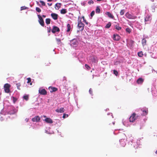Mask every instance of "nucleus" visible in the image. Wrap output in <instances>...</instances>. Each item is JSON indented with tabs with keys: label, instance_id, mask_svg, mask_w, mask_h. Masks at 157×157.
<instances>
[{
	"label": "nucleus",
	"instance_id": "1",
	"mask_svg": "<svg viewBox=\"0 0 157 157\" xmlns=\"http://www.w3.org/2000/svg\"><path fill=\"white\" fill-rule=\"evenodd\" d=\"M140 117V116H136V114L135 113H133L129 118V121L130 122H134L136 119L139 118Z\"/></svg>",
	"mask_w": 157,
	"mask_h": 157
},
{
	"label": "nucleus",
	"instance_id": "2",
	"mask_svg": "<svg viewBox=\"0 0 157 157\" xmlns=\"http://www.w3.org/2000/svg\"><path fill=\"white\" fill-rule=\"evenodd\" d=\"M78 26L79 28V31H82L83 30L84 25L82 22L81 20H79V19L78 20Z\"/></svg>",
	"mask_w": 157,
	"mask_h": 157
},
{
	"label": "nucleus",
	"instance_id": "3",
	"mask_svg": "<svg viewBox=\"0 0 157 157\" xmlns=\"http://www.w3.org/2000/svg\"><path fill=\"white\" fill-rule=\"evenodd\" d=\"M151 16L149 15H147L145 17L144 19L145 24L150 23L151 22Z\"/></svg>",
	"mask_w": 157,
	"mask_h": 157
},
{
	"label": "nucleus",
	"instance_id": "4",
	"mask_svg": "<svg viewBox=\"0 0 157 157\" xmlns=\"http://www.w3.org/2000/svg\"><path fill=\"white\" fill-rule=\"evenodd\" d=\"M10 85L8 83H6L4 85V88L5 91L6 93H9L10 92Z\"/></svg>",
	"mask_w": 157,
	"mask_h": 157
},
{
	"label": "nucleus",
	"instance_id": "5",
	"mask_svg": "<svg viewBox=\"0 0 157 157\" xmlns=\"http://www.w3.org/2000/svg\"><path fill=\"white\" fill-rule=\"evenodd\" d=\"M125 16L127 18L129 19H134L136 18L137 17L136 16H133L128 12H127L126 13Z\"/></svg>",
	"mask_w": 157,
	"mask_h": 157
},
{
	"label": "nucleus",
	"instance_id": "6",
	"mask_svg": "<svg viewBox=\"0 0 157 157\" xmlns=\"http://www.w3.org/2000/svg\"><path fill=\"white\" fill-rule=\"evenodd\" d=\"M38 17L39 19L38 20L39 22L42 26H44V22L43 19L40 15H38Z\"/></svg>",
	"mask_w": 157,
	"mask_h": 157
},
{
	"label": "nucleus",
	"instance_id": "7",
	"mask_svg": "<svg viewBox=\"0 0 157 157\" xmlns=\"http://www.w3.org/2000/svg\"><path fill=\"white\" fill-rule=\"evenodd\" d=\"M71 46L75 47L77 45L78 42L76 39H74L71 41Z\"/></svg>",
	"mask_w": 157,
	"mask_h": 157
},
{
	"label": "nucleus",
	"instance_id": "8",
	"mask_svg": "<svg viewBox=\"0 0 157 157\" xmlns=\"http://www.w3.org/2000/svg\"><path fill=\"white\" fill-rule=\"evenodd\" d=\"M60 31L59 28L56 26H53L52 32V33H54L56 32H59Z\"/></svg>",
	"mask_w": 157,
	"mask_h": 157
},
{
	"label": "nucleus",
	"instance_id": "9",
	"mask_svg": "<svg viewBox=\"0 0 157 157\" xmlns=\"http://www.w3.org/2000/svg\"><path fill=\"white\" fill-rule=\"evenodd\" d=\"M120 38V36L117 34H114L113 36V39L115 41L119 40Z\"/></svg>",
	"mask_w": 157,
	"mask_h": 157
},
{
	"label": "nucleus",
	"instance_id": "10",
	"mask_svg": "<svg viewBox=\"0 0 157 157\" xmlns=\"http://www.w3.org/2000/svg\"><path fill=\"white\" fill-rule=\"evenodd\" d=\"M39 93L40 94L43 95H46L47 93L46 91L44 89H40L39 90Z\"/></svg>",
	"mask_w": 157,
	"mask_h": 157
},
{
	"label": "nucleus",
	"instance_id": "11",
	"mask_svg": "<svg viewBox=\"0 0 157 157\" xmlns=\"http://www.w3.org/2000/svg\"><path fill=\"white\" fill-rule=\"evenodd\" d=\"M51 16L55 20H56L58 19V15L57 14L52 13L51 14Z\"/></svg>",
	"mask_w": 157,
	"mask_h": 157
},
{
	"label": "nucleus",
	"instance_id": "12",
	"mask_svg": "<svg viewBox=\"0 0 157 157\" xmlns=\"http://www.w3.org/2000/svg\"><path fill=\"white\" fill-rule=\"evenodd\" d=\"M49 90H50V92H56V91H57L58 90V89L57 88L55 87H53L52 86L50 87L49 88Z\"/></svg>",
	"mask_w": 157,
	"mask_h": 157
},
{
	"label": "nucleus",
	"instance_id": "13",
	"mask_svg": "<svg viewBox=\"0 0 157 157\" xmlns=\"http://www.w3.org/2000/svg\"><path fill=\"white\" fill-rule=\"evenodd\" d=\"M40 120V117L39 116H36L33 118L32 119V120L33 122H38Z\"/></svg>",
	"mask_w": 157,
	"mask_h": 157
},
{
	"label": "nucleus",
	"instance_id": "14",
	"mask_svg": "<svg viewBox=\"0 0 157 157\" xmlns=\"http://www.w3.org/2000/svg\"><path fill=\"white\" fill-rule=\"evenodd\" d=\"M105 14L107 15L109 17L111 18L114 19V16L110 12H107L105 13Z\"/></svg>",
	"mask_w": 157,
	"mask_h": 157
},
{
	"label": "nucleus",
	"instance_id": "15",
	"mask_svg": "<svg viewBox=\"0 0 157 157\" xmlns=\"http://www.w3.org/2000/svg\"><path fill=\"white\" fill-rule=\"evenodd\" d=\"M45 121L48 123L52 124L53 123L52 120L50 118H46L45 120Z\"/></svg>",
	"mask_w": 157,
	"mask_h": 157
},
{
	"label": "nucleus",
	"instance_id": "16",
	"mask_svg": "<svg viewBox=\"0 0 157 157\" xmlns=\"http://www.w3.org/2000/svg\"><path fill=\"white\" fill-rule=\"evenodd\" d=\"M91 60L92 63H96L98 61L97 58L95 56H93L91 59Z\"/></svg>",
	"mask_w": 157,
	"mask_h": 157
},
{
	"label": "nucleus",
	"instance_id": "17",
	"mask_svg": "<svg viewBox=\"0 0 157 157\" xmlns=\"http://www.w3.org/2000/svg\"><path fill=\"white\" fill-rule=\"evenodd\" d=\"M56 111L57 113H63L64 112V109L63 108H62L59 109H56Z\"/></svg>",
	"mask_w": 157,
	"mask_h": 157
},
{
	"label": "nucleus",
	"instance_id": "18",
	"mask_svg": "<svg viewBox=\"0 0 157 157\" xmlns=\"http://www.w3.org/2000/svg\"><path fill=\"white\" fill-rule=\"evenodd\" d=\"M144 82V79L142 78H140L136 81L138 84H142Z\"/></svg>",
	"mask_w": 157,
	"mask_h": 157
},
{
	"label": "nucleus",
	"instance_id": "19",
	"mask_svg": "<svg viewBox=\"0 0 157 157\" xmlns=\"http://www.w3.org/2000/svg\"><path fill=\"white\" fill-rule=\"evenodd\" d=\"M141 111L143 112V113L142 114V116H145L147 115L148 113V109H147L146 110H143L142 109H141Z\"/></svg>",
	"mask_w": 157,
	"mask_h": 157
},
{
	"label": "nucleus",
	"instance_id": "20",
	"mask_svg": "<svg viewBox=\"0 0 157 157\" xmlns=\"http://www.w3.org/2000/svg\"><path fill=\"white\" fill-rule=\"evenodd\" d=\"M61 3H57L55 4V8L56 10H58L60 7Z\"/></svg>",
	"mask_w": 157,
	"mask_h": 157
},
{
	"label": "nucleus",
	"instance_id": "21",
	"mask_svg": "<svg viewBox=\"0 0 157 157\" xmlns=\"http://www.w3.org/2000/svg\"><path fill=\"white\" fill-rule=\"evenodd\" d=\"M120 144L122 146H124L125 144L124 139H121L120 140Z\"/></svg>",
	"mask_w": 157,
	"mask_h": 157
},
{
	"label": "nucleus",
	"instance_id": "22",
	"mask_svg": "<svg viewBox=\"0 0 157 157\" xmlns=\"http://www.w3.org/2000/svg\"><path fill=\"white\" fill-rule=\"evenodd\" d=\"M147 41L144 38L142 40V44L143 46L145 45L146 44Z\"/></svg>",
	"mask_w": 157,
	"mask_h": 157
},
{
	"label": "nucleus",
	"instance_id": "23",
	"mask_svg": "<svg viewBox=\"0 0 157 157\" xmlns=\"http://www.w3.org/2000/svg\"><path fill=\"white\" fill-rule=\"evenodd\" d=\"M114 26L115 27L116 29L118 30H120L121 29V28L119 26L118 24L115 25Z\"/></svg>",
	"mask_w": 157,
	"mask_h": 157
},
{
	"label": "nucleus",
	"instance_id": "24",
	"mask_svg": "<svg viewBox=\"0 0 157 157\" xmlns=\"http://www.w3.org/2000/svg\"><path fill=\"white\" fill-rule=\"evenodd\" d=\"M67 12V10L66 9H63L61 10L60 13L61 14H64Z\"/></svg>",
	"mask_w": 157,
	"mask_h": 157
},
{
	"label": "nucleus",
	"instance_id": "25",
	"mask_svg": "<svg viewBox=\"0 0 157 157\" xmlns=\"http://www.w3.org/2000/svg\"><path fill=\"white\" fill-rule=\"evenodd\" d=\"M111 25V22H109L105 26V28H106L109 29V28Z\"/></svg>",
	"mask_w": 157,
	"mask_h": 157
},
{
	"label": "nucleus",
	"instance_id": "26",
	"mask_svg": "<svg viewBox=\"0 0 157 157\" xmlns=\"http://www.w3.org/2000/svg\"><path fill=\"white\" fill-rule=\"evenodd\" d=\"M67 32H68L70 31V29H71V25L70 24H67Z\"/></svg>",
	"mask_w": 157,
	"mask_h": 157
},
{
	"label": "nucleus",
	"instance_id": "27",
	"mask_svg": "<svg viewBox=\"0 0 157 157\" xmlns=\"http://www.w3.org/2000/svg\"><path fill=\"white\" fill-rule=\"evenodd\" d=\"M138 55L139 57H141L143 56L144 55L143 52L141 51L138 53Z\"/></svg>",
	"mask_w": 157,
	"mask_h": 157
},
{
	"label": "nucleus",
	"instance_id": "28",
	"mask_svg": "<svg viewBox=\"0 0 157 157\" xmlns=\"http://www.w3.org/2000/svg\"><path fill=\"white\" fill-rule=\"evenodd\" d=\"M45 22L48 25L50 23V19L49 18H47L45 20Z\"/></svg>",
	"mask_w": 157,
	"mask_h": 157
},
{
	"label": "nucleus",
	"instance_id": "29",
	"mask_svg": "<svg viewBox=\"0 0 157 157\" xmlns=\"http://www.w3.org/2000/svg\"><path fill=\"white\" fill-rule=\"evenodd\" d=\"M96 13H99L100 12V9L98 6H97L95 10Z\"/></svg>",
	"mask_w": 157,
	"mask_h": 157
},
{
	"label": "nucleus",
	"instance_id": "30",
	"mask_svg": "<svg viewBox=\"0 0 157 157\" xmlns=\"http://www.w3.org/2000/svg\"><path fill=\"white\" fill-rule=\"evenodd\" d=\"M23 98L24 99H25L26 101H27L29 99V96L28 95H24L23 96Z\"/></svg>",
	"mask_w": 157,
	"mask_h": 157
},
{
	"label": "nucleus",
	"instance_id": "31",
	"mask_svg": "<svg viewBox=\"0 0 157 157\" xmlns=\"http://www.w3.org/2000/svg\"><path fill=\"white\" fill-rule=\"evenodd\" d=\"M126 32L129 33H131V29L129 28H127L126 29Z\"/></svg>",
	"mask_w": 157,
	"mask_h": 157
},
{
	"label": "nucleus",
	"instance_id": "32",
	"mask_svg": "<svg viewBox=\"0 0 157 157\" xmlns=\"http://www.w3.org/2000/svg\"><path fill=\"white\" fill-rule=\"evenodd\" d=\"M125 13V10H121L120 12V14L121 15H122L124 14Z\"/></svg>",
	"mask_w": 157,
	"mask_h": 157
},
{
	"label": "nucleus",
	"instance_id": "33",
	"mask_svg": "<svg viewBox=\"0 0 157 157\" xmlns=\"http://www.w3.org/2000/svg\"><path fill=\"white\" fill-rule=\"evenodd\" d=\"M36 11L39 13H40L41 12V9L39 7H36Z\"/></svg>",
	"mask_w": 157,
	"mask_h": 157
},
{
	"label": "nucleus",
	"instance_id": "34",
	"mask_svg": "<svg viewBox=\"0 0 157 157\" xmlns=\"http://www.w3.org/2000/svg\"><path fill=\"white\" fill-rule=\"evenodd\" d=\"M40 2L41 3V5L42 6H45L46 4L43 1L40 0Z\"/></svg>",
	"mask_w": 157,
	"mask_h": 157
},
{
	"label": "nucleus",
	"instance_id": "35",
	"mask_svg": "<svg viewBox=\"0 0 157 157\" xmlns=\"http://www.w3.org/2000/svg\"><path fill=\"white\" fill-rule=\"evenodd\" d=\"M85 67L88 70H90L91 68L87 64H86L85 65Z\"/></svg>",
	"mask_w": 157,
	"mask_h": 157
},
{
	"label": "nucleus",
	"instance_id": "36",
	"mask_svg": "<svg viewBox=\"0 0 157 157\" xmlns=\"http://www.w3.org/2000/svg\"><path fill=\"white\" fill-rule=\"evenodd\" d=\"M113 74L116 76H117L118 75V72L116 70H114L113 71Z\"/></svg>",
	"mask_w": 157,
	"mask_h": 157
},
{
	"label": "nucleus",
	"instance_id": "37",
	"mask_svg": "<svg viewBox=\"0 0 157 157\" xmlns=\"http://www.w3.org/2000/svg\"><path fill=\"white\" fill-rule=\"evenodd\" d=\"M16 86H17V89L19 90H20V87L21 86V84L20 83H17V84H16Z\"/></svg>",
	"mask_w": 157,
	"mask_h": 157
},
{
	"label": "nucleus",
	"instance_id": "38",
	"mask_svg": "<svg viewBox=\"0 0 157 157\" xmlns=\"http://www.w3.org/2000/svg\"><path fill=\"white\" fill-rule=\"evenodd\" d=\"M28 8V7L24 6H22L21 8V10H24L27 9Z\"/></svg>",
	"mask_w": 157,
	"mask_h": 157
},
{
	"label": "nucleus",
	"instance_id": "39",
	"mask_svg": "<svg viewBox=\"0 0 157 157\" xmlns=\"http://www.w3.org/2000/svg\"><path fill=\"white\" fill-rule=\"evenodd\" d=\"M12 99L14 103H15L17 100V99L14 97H12Z\"/></svg>",
	"mask_w": 157,
	"mask_h": 157
},
{
	"label": "nucleus",
	"instance_id": "40",
	"mask_svg": "<svg viewBox=\"0 0 157 157\" xmlns=\"http://www.w3.org/2000/svg\"><path fill=\"white\" fill-rule=\"evenodd\" d=\"M89 92L91 95H93V90L91 88H90L89 90Z\"/></svg>",
	"mask_w": 157,
	"mask_h": 157
},
{
	"label": "nucleus",
	"instance_id": "41",
	"mask_svg": "<svg viewBox=\"0 0 157 157\" xmlns=\"http://www.w3.org/2000/svg\"><path fill=\"white\" fill-rule=\"evenodd\" d=\"M95 12L94 11H93L90 13V16L91 17H92L94 14Z\"/></svg>",
	"mask_w": 157,
	"mask_h": 157
},
{
	"label": "nucleus",
	"instance_id": "42",
	"mask_svg": "<svg viewBox=\"0 0 157 157\" xmlns=\"http://www.w3.org/2000/svg\"><path fill=\"white\" fill-rule=\"evenodd\" d=\"M27 79L28 80L27 82V83H29L31 82V79L30 78H27Z\"/></svg>",
	"mask_w": 157,
	"mask_h": 157
},
{
	"label": "nucleus",
	"instance_id": "43",
	"mask_svg": "<svg viewBox=\"0 0 157 157\" xmlns=\"http://www.w3.org/2000/svg\"><path fill=\"white\" fill-rule=\"evenodd\" d=\"M56 41L57 42L59 43V44L61 43V40L59 38H56Z\"/></svg>",
	"mask_w": 157,
	"mask_h": 157
},
{
	"label": "nucleus",
	"instance_id": "44",
	"mask_svg": "<svg viewBox=\"0 0 157 157\" xmlns=\"http://www.w3.org/2000/svg\"><path fill=\"white\" fill-rule=\"evenodd\" d=\"M66 116L67 117H68V115L65 114H63V118H65L66 117Z\"/></svg>",
	"mask_w": 157,
	"mask_h": 157
},
{
	"label": "nucleus",
	"instance_id": "45",
	"mask_svg": "<svg viewBox=\"0 0 157 157\" xmlns=\"http://www.w3.org/2000/svg\"><path fill=\"white\" fill-rule=\"evenodd\" d=\"M94 3V2L92 0L89 1L88 2V4H93Z\"/></svg>",
	"mask_w": 157,
	"mask_h": 157
},
{
	"label": "nucleus",
	"instance_id": "46",
	"mask_svg": "<svg viewBox=\"0 0 157 157\" xmlns=\"http://www.w3.org/2000/svg\"><path fill=\"white\" fill-rule=\"evenodd\" d=\"M82 18L83 19V20L84 21V22L86 23V24H88V23L86 22V20L85 19V17L84 16L82 17Z\"/></svg>",
	"mask_w": 157,
	"mask_h": 157
},
{
	"label": "nucleus",
	"instance_id": "47",
	"mask_svg": "<svg viewBox=\"0 0 157 157\" xmlns=\"http://www.w3.org/2000/svg\"><path fill=\"white\" fill-rule=\"evenodd\" d=\"M130 42L131 44H132L134 43V41L132 40H131Z\"/></svg>",
	"mask_w": 157,
	"mask_h": 157
},
{
	"label": "nucleus",
	"instance_id": "48",
	"mask_svg": "<svg viewBox=\"0 0 157 157\" xmlns=\"http://www.w3.org/2000/svg\"><path fill=\"white\" fill-rule=\"evenodd\" d=\"M47 4L49 6H51L52 5V4L48 3H47Z\"/></svg>",
	"mask_w": 157,
	"mask_h": 157
},
{
	"label": "nucleus",
	"instance_id": "49",
	"mask_svg": "<svg viewBox=\"0 0 157 157\" xmlns=\"http://www.w3.org/2000/svg\"><path fill=\"white\" fill-rule=\"evenodd\" d=\"M51 28L50 27H49V29L48 31V32L50 33V31H51Z\"/></svg>",
	"mask_w": 157,
	"mask_h": 157
},
{
	"label": "nucleus",
	"instance_id": "50",
	"mask_svg": "<svg viewBox=\"0 0 157 157\" xmlns=\"http://www.w3.org/2000/svg\"><path fill=\"white\" fill-rule=\"evenodd\" d=\"M42 17H46V16L45 15H43Z\"/></svg>",
	"mask_w": 157,
	"mask_h": 157
},
{
	"label": "nucleus",
	"instance_id": "51",
	"mask_svg": "<svg viewBox=\"0 0 157 157\" xmlns=\"http://www.w3.org/2000/svg\"><path fill=\"white\" fill-rule=\"evenodd\" d=\"M112 123L113 124V125H114L115 124L114 122H112Z\"/></svg>",
	"mask_w": 157,
	"mask_h": 157
},
{
	"label": "nucleus",
	"instance_id": "52",
	"mask_svg": "<svg viewBox=\"0 0 157 157\" xmlns=\"http://www.w3.org/2000/svg\"><path fill=\"white\" fill-rule=\"evenodd\" d=\"M9 113L10 114H14V113Z\"/></svg>",
	"mask_w": 157,
	"mask_h": 157
},
{
	"label": "nucleus",
	"instance_id": "53",
	"mask_svg": "<svg viewBox=\"0 0 157 157\" xmlns=\"http://www.w3.org/2000/svg\"><path fill=\"white\" fill-rule=\"evenodd\" d=\"M155 153L156 154H157V150L155 152Z\"/></svg>",
	"mask_w": 157,
	"mask_h": 157
},
{
	"label": "nucleus",
	"instance_id": "54",
	"mask_svg": "<svg viewBox=\"0 0 157 157\" xmlns=\"http://www.w3.org/2000/svg\"><path fill=\"white\" fill-rule=\"evenodd\" d=\"M43 117H46V116H43Z\"/></svg>",
	"mask_w": 157,
	"mask_h": 157
},
{
	"label": "nucleus",
	"instance_id": "55",
	"mask_svg": "<svg viewBox=\"0 0 157 157\" xmlns=\"http://www.w3.org/2000/svg\"><path fill=\"white\" fill-rule=\"evenodd\" d=\"M36 3H37V4H39V2H36Z\"/></svg>",
	"mask_w": 157,
	"mask_h": 157
},
{
	"label": "nucleus",
	"instance_id": "56",
	"mask_svg": "<svg viewBox=\"0 0 157 157\" xmlns=\"http://www.w3.org/2000/svg\"><path fill=\"white\" fill-rule=\"evenodd\" d=\"M30 85H32V83L31 82L30 83Z\"/></svg>",
	"mask_w": 157,
	"mask_h": 157
},
{
	"label": "nucleus",
	"instance_id": "57",
	"mask_svg": "<svg viewBox=\"0 0 157 157\" xmlns=\"http://www.w3.org/2000/svg\"><path fill=\"white\" fill-rule=\"evenodd\" d=\"M28 119H27V120H26V121H28Z\"/></svg>",
	"mask_w": 157,
	"mask_h": 157
},
{
	"label": "nucleus",
	"instance_id": "58",
	"mask_svg": "<svg viewBox=\"0 0 157 157\" xmlns=\"http://www.w3.org/2000/svg\"><path fill=\"white\" fill-rule=\"evenodd\" d=\"M28 119H27V120H26V121H28Z\"/></svg>",
	"mask_w": 157,
	"mask_h": 157
}]
</instances>
